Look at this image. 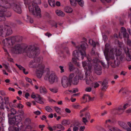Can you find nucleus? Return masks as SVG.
<instances>
[{
    "label": "nucleus",
    "mask_w": 131,
    "mask_h": 131,
    "mask_svg": "<svg viewBox=\"0 0 131 131\" xmlns=\"http://www.w3.org/2000/svg\"><path fill=\"white\" fill-rule=\"evenodd\" d=\"M104 53L105 58L107 61H109L110 59H114V54L118 58L119 57L121 60L124 57L123 55L121 54V51L119 50H117L116 48L114 49L111 48L110 45L107 43L105 45V48Z\"/></svg>",
    "instance_id": "f257e3e1"
},
{
    "label": "nucleus",
    "mask_w": 131,
    "mask_h": 131,
    "mask_svg": "<svg viewBox=\"0 0 131 131\" xmlns=\"http://www.w3.org/2000/svg\"><path fill=\"white\" fill-rule=\"evenodd\" d=\"M87 44L84 42H83L80 46L77 47L78 51L76 50L73 51V55L75 58L78 60H82L84 57L86 56L85 51L86 49V46Z\"/></svg>",
    "instance_id": "f03ea898"
},
{
    "label": "nucleus",
    "mask_w": 131,
    "mask_h": 131,
    "mask_svg": "<svg viewBox=\"0 0 131 131\" xmlns=\"http://www.w3.org/2000/svg\"><path fill=\"white\" fill-rule=\"evenodd\" d=\"M32 0L33 1L32 3V5L29 7V10L35 16L40 18L41 17V10L37 5V0Z\"/></svg>",
    "instance_id": "7ed1b4c3"
},
{
    "label": "nucleus",
    "mask_w": 131,
    "mask_h": 131,
    "mask_svg": "<svg viewBox=\"0 0 131 131\" xmlns=\"http://www.w3.org/2000/svg\"><path fill=\"white\" fill-rule=\"evenodd\" d=\"M43 59L42 57L39 56L31 60L28 64L29 67L36 69L39 68L44 65L42 62Z\"/></svg>",
    "instance_id": "20e7f679"
},
{
    "label": "nucleus",
    "mask_w": 131,
    "mask_h": 131,
    "mask_svg": "<svg viewBox=\"0 0 131 131\" xmlns=\"http://www.w3.org/2000/svg\"><path fill=\"white\" fill-rule=\"evenodd\" d=\"M13 33L11 27L7 25L0 26V36L6 37L11 35Z\"/></svg>",
    "instance_id": "39448f33"
},
{
    "label": "nucleus",
    "mask_w": 131,
    "mask_h": 131,
    "mask_svg": "<svg viewBox=\"0 0 131 131\" xmlns=\"http://www.w3.org/2000/svg\"><path fill=\"white\" fill-rule=\"evenodd\" d=\"M28 49L30 51L29 56L30 58H35L39 54L38 48L34 45H29L28 47Z\"/></svg>",
    "instance_id": "423d86ee"
},
{
    "label": "nucleus",
    "mask_w": 131,
    "mask_h": 131,
    "mask_svg": "<svg viewBox=\"0 0 131 131\" xmlns=\"http://www.w3.org/2000/svg\"><path fill=\"white\" fill-rule=\"evenodd\" d=\"M44 79L45 80H48L51 84L57 82L58 80V78L54 73L46 74L44 77Z\"/></svg>",
    "instance_id": "0eeeda50"
},
{
    "label": "nucleus",
    "mask_w": 131,
    "mask_h": 131,
    "mask_svg": "<svg viewBox=\"0 0 131 131\" xmlns=\"http://www.w3.org/2000/svg\"><path fill=\"white\" fill-rule=\"evenodd\" d=\"M27 47V45L25 44H19L16 45L14 46V49L16 53H20L25 52Z\"/></svg>",
    "instance_id": "6e6552de"
},
{
    "label": "nucleus",
    "mask_w": 131,
    "mask_h": 131,
    "mask_svg": "<svg viewBox=\"0 0 131 131\" xmlns=\"http://www.w3.org/2000/svg\"><path fill=\"white\" fill-rule=\"evenodd\" d=\"M13 39L12 36L6 38L2 41V44L5 46L11 47L15 43Z\"/></svg>",
    "instance_id": "1a4fd4ad"
},
{
    "label": "nucleus",
    "mask_w": 131,
    "mask_h": 131,
    "mask_svg": "<svg viewBox=\"0 0 131 131\" xmlns=\"http://www.w3.org/2000/svg\"><path fill=\"white\" fill-rule=\"evenodd\" d=\"M6 3V1L4 0H0V12H4L11 7L10 3Z\"/></svg>",
    "instance_id": "9d476101"
},
{
    "label": "nucleus",
    "mask_w": 131,
    "mask_h": 131,
    "mask_svg": "<svg viewBox=\"0 0 131 131\" xmlns=\"http://www.w3.org/2000/svg\"><path fill=\"white\" fill-rule=\"evenodd\" d=\"M45 68V65L41 66L39 68L36 69V72L37 77L39 78H41L44 73V70Z\"/></svg>",
    "instance_id": "9b49d317"
},
{
    "label": "nucleus",
    "mask_w": 131,
    "mask_h": 131,
    "mask_svg": "<svg viewBox=\"0 0 131 131\" xmlns=\"http://www.w3.org/2000/svg\"><path fill=\"white\" fill-rule=\"evenodd\" d=\"M61 82L62 86L64 88L68 87L71 83L70 81L68 78L66 76H64L62 78Z\"/></svg>",
    "instance_id": "f8f14e48"
},
{
    "label": "nucleus",
    "mask_w": 131,
    "mask_h": 131,
    "mask_svg": "<svg viewBox=\"0 0 131 131\" xmlns=\"http://www.w3.org/2000/svg\"><path fill=\"white\" fill-rule=\"evenodd\" d=\"M121 33L123 34V37L126 38L127 40V44L130 45L131 44L130 40L128 39L129 36L128 34L126 32V29L123 27H122L121 30Z\"/></svg>",
    "instance_id": "ddd939ff"
},
{
    "label": "nucleus",
    "mask_w": 131,
    "mask_h": 131,
    "mask_svg": "<svg viewBox=\"0 0 131 131\" xmlns=\"http://www.w3.org/2000/svg\"><path fill=\"white\" fill-rule=\"evenodd\" d=\"M95 73L98 75L101 74L102 72V68L98 64L93 65Z\"/></svg>",
    "instance_id": "4468645a"
},
{
    "label": "nucleus",
    "mask_w": 131,
    "mask_h": 131,
    "mask_svg": "<svg viewBox=\"0 0 131 131\" xmlns=\"http://www.w3.org/2000/svg\"><path fill=\"white\" fill-rule=\"evenodd\" d=\"M14 10L16 12L19 14H20L21 12V10L20 6L15 4L13 3L12 5Z\"/></svg>",
    "instance_id": "2eb2a0df"
},
{
    "label": "nucleus",
    "mask_w": 131,
    "mask_h": 131,
    "mask_svg": "<svg viewBox=\"0 0 131 131\" xmlns=\"http://www.w3.org/2000/svg\"><path fill=\"white\" fill-rule=\"evenodd\" d=\"M86 75V82L87 84H89L91 81H92L94 80V78L92 76H89L87 73V70H86V72L85 73Z\"/></svg>",
    "instance_id": "dca6fc26"
},
{
    "label": "nucleus",
    "mask_w": 131,
    "mask_h": 131,
    "mask_svg": "<svg viewBox=\"0 0 131 131\" xmlns=\"http://www.w3.org/2000/svg\"><path fill=\"white\" fill-rule=\"evenodd\" d=\"M125 52L127 55L126 60L128 61H130L131 60V50L127 49V50H125Z\"/></svg>",
    "instance_id": "f3484780"
},
{
    "label": "nucleus",
    "mask_w": 131,
    "mask_h": 131,
    "mask_svg": "<svg viewBox=\"0 0 131 131\" xmlns=\"http://www.w3.org/2000/svg\"><path fill=\"white\" fill-rule=\"evenodd\" d=\"M115 112L116 114L118 115L122 114L124 112L123 108L121 106H119L115 109Z\"/></svg>",
    "instance_id": "a211bd4d"
},
{
    "label": "nucleus",
    "mask_w": 131,
    "mask_h": 131,
    "mask_svg": "<svg viewBox=\"0 0 131 131\" xmlns=\"http://www.w3.org/2000/svg\"><path fill=\"white\" fill-rule=\"evenodd\" d=\"M12 37L15 43L16 42L21 41L23 39V37L20 36H12Z\"/></svg>",
    "instance_id": "6ab92c4d"
},
{
    "label": "nucleus",
    "mask_w": 131,
    "mask_h": 131,
    "mask_svg": "<svg viewBox=\"0 0 131 131\" xmlns=\"http://www.w3.org/2000/svg\"><path fill=\"white\" fill-rule=\"evenodd\" d=\"M9 117V123L12 125H14L15 124L16 121L15 119H13L14 117L11 118V116H10V115L9 114L8 115Z\"/></svg>",
    "instance_id": "aec40b11"
},
{
    "label": "nucleus",
    "mask_w": 131,
    "mask_h": 131,
    "mask_svg": "<svg viewBox=\"0 0 131 131\" xmlns=\"http://www.w3.org/2000/svg\"><path fill=\"white\" fill-rule=\"evenodd\" d=\"M64 11L67 13H72L73 11L72 9L70 7L66 6L64 8Z\"/></svg>",
    "instance_id": "412c9836"
},
{
    "label": "nucleus",
    "mask_w": 131,
    "mask_h": 131,
    "mask_svg": "<svg viewBox=\"0 0 131 131\" xmlns=\"http://www.w3.org/2000/svg\"><path fill=\"white\" fill-rule=\"evenodd\" d=\"M37 96L36 97V100L37 102L38 103L43 104V102L42 101V98L39 95H37Z\"/></svg>",
    "instance_id": "4be33fe9"
},
{
    "label": "nucleus",
    "mask_w": 131,
    "mask_h": 131,
    "mask_svg": "<svg viewBox=\"0 0 131 131\" xmlns=\"http://www.w3.org/2000/svg\"><path fill=\"white\" fill-rule=\"evenodd\" d=\"M79 79L77 76H76L74 78L72 81L73 84L74 85L77 84L79 82Z\"/></svg>",
    "instance_id": "5701e85b"
},
{
    "label": "nucleus",
    "mask_w": 131,
    "mask_h": 131,
    "mask_svg": "<svg viewBox=\"0 0 131 131\" xmlns=\"http://www.w3.org/2000/svg\"><path fill=\"white\" fill-rule=\"evenodd\" d=\"M15 65L17 66L20 70H23V72L24 74H27L28 73V72L27 71L26 72L25 69L20 65H18L17 63L15 64Z\"/></svg>",
    "instance_id": "b1692460"
},
{
    "label": "nucleus",
    "mask_w": 131,
    "mask_h": 131,
    "mask_svg": "<svg viewBox=\"0 0 131 131\" xmlns=\"http://www.w3.org/2000/svg\"><path fill=\"white\" fill-rule=\"evenodd\" d=\"M56 12L57 14L59 16L63 17L65 15L64 13L63 12L60 10H56Z\"/></svg>",
    "instance_id": "393cba45"
},
{
    "label": "nucleus",
    "mask_w": 131,
    "mask_h": 131,
    "mask_svg": "<svg viewBox=\"0 0 131 131\" xmlns=\"http://www.w3.org/2000/svg\"><path fill=\"white\" fill-rule=\"evenodd\" d=\"M13 119H15L16 122H21L22 120V118L20 116L17 115Z\"/></svg>",
    "instance_id": "a878e982"
},
{
    "label": "nucleus",
    "mask_w": 131,
    "mask_h": 131,
    "mask_svg": "<svg viewBox=\"0 0 131 131\" xmlns=\"http://www.w3.org/2000/svg\"><path fill=\"white\" fill-rule=\"evenodd\" d=\"M85 75V77L82 72H80L79 74V79L81 80H84L85 79L86 80V75Z\"/></svg>",
    "instance_id": "bb28decb"
},
{
    "label": "nucleus",
    "mask_w": 131,
    "mask_h": 131,
    "mask_svg": "<svg viewBox=\"0 0 131 131\" xmlns=\"http://www.w3.org/2000/svg\"><path fill=\"white\" fill-rule=\"evenodd\" d=\"M102 82L101 81H99L98 82H95L92 83L93 86L95 88H96L98 87L100 85L99 83H101Z\"/></svg>",
    "instance_id": "cd10ccee"
},
{
    "label": "nucleus",
    "mask_w": 131,
    "mask_h": 131,
    "mask_svg": "<svg viewBox=\"0 0 131 131\" xmlns=\"http://www.w3.org/2000/svg\"><path fill=\"white\" fill-rule=\"evenodd\" d=\"M118 124L121 126L124 129L126 128V127L127 126L125 123L123 122H118Z\"/></svg>",
    "instance_id": "c85d7f7f"
},
{
    "label": "nucleus",
    "mask_w": 131,
    "mask_h": 131,
    "mask_svg": "<svg viewBox=\"0 0 131 131\" xmlns=\"http://www.w3.org/2000/svg\"><path fill=\"white\" fill-rule=\"evenodd\" d=\"M70 122L69 121L64 119L61 122V124L64 126H66L67 125L69 124Z\"/></svg>",
    "instance_id": "c756f323"
},
{
    "label": "nucleus",
    "mask_w": 131,
    "mask_h": 131,
    "mask_svg": "<svg viewBox=\"0 0 131 131\" xmlns=\"http://www.w3.org/2000/svg\"><path fill=\"white\" fill-rule=\"evenodd\" d=\"M108 127L109 129L111 131H119V130H120L116 127H110V126H108Z\"/></svg>",
    "instance_id": "7c9ffc66"
},
{
    "label": "nucleus",
    "mask_w": 131,
    "mask_h": 131,
    "mask_svg": "<svg viewBox=\"0 0 131 131\" xmlns=\"http://www.w3.org/2000/svg\"><path fill=\"white\" fill-rule=\"evenodd\" d=\"M40 91L41 93L46 94L47 92L46 88L41 87L40 89Z\"/></svg>",
    "instance_id": "2f4dec72"
},
{
    "label": "nucleus",
    "mask_w": 131,
    "mask_h": 131,
    "mask_svg": "<svg viewBox=\"0 0 131 131\" xmlns=\"http://www.w3.org/2000/svg\"><path fill=\"white\" fill-rule=\"evenodd\" d=\"M73 108L76 109H80L82 107L81 106L78 104H75L72 105Z\"/></svg>",
    "instance_id": "473e14b6"
},
{
    "label": "nucleus",
    "mask_w": 131,
    "mask_h": 131,
    "mask_svg": "<svg viewBox=\"0 0 131 131\" xmlns=\"http://www.w3.org/2000/svg\"><path fill=\"white\" fill-rule=\"evenodd\" d=\"M61 124H58L56 125L57 128L59 129L64 130L65 129L64 127Z\"/></svg>",
    "instance_id": "72a5a7b5"
},
{
    "label": "nucleus",
    "mask_w": 131,
    "mask_h": 131,
    "mask_svg": "<svg viewBox=\"0 0 131 131\" xmlns=\"http://www.w3.org/2000/svg\"><path fill=\"white\" fill-rule=\"evenodd\" d=\"M82 98L84 101L86 102L87 101L88 99L89 100V99H90V96L88 95L84 94Z\"/></svg>",
    "instance_id": "f704fd0d"
},
{
    "label": "nucleus",
    "mask_w": 131,
    "mask_h": 131,
    "mask_svg": "<svg viewBox=\"0 0 131 131\" xmlns=\"http://www.w3.org/2000/svg\"><path fill=\"white\" fill-rule=\"evenodd\" d=\"M5 20V15H4V14L0 13V21H4Z\"/></svg>",
    "instance_id": "c9c22d12"
},
{
    "label": "nucleus",
    "mask_w": 131,
    "mask_h": 131,
    "mask_svg": "<svg viewBox=\"0 0 131 131\" xmlns=\"http://www.w3.org/2000/svg\"><path fill=\"white\" fill-rule=\"evenodd\" d=\"M114 64L117 65V66H118L120 64V62L118 58V57H117L116 56V60H115L114 62Z\"/></svg>",
    "instance_id": "e433bc0d"
},
{
    "label": "nucleus",
    "mask_w": 131,
    "mask_h": 131,
    "mask_svg": "<svg viewBox=\"0 0 131 131\" xmlns=\"http://www.w3.org/2000/svg\"><path fill=\"white\" fill-rule=\"evenodd\" d=\"M68 65L69 67V69L70 71H72L74 70V68L73 65L71 63H69L68 64Z\"/></svg>",
    "instance_id": "4c0bfd02"
},
{
    "label": "nucleus",
    "mask_w": 131,
    "mask_h": 131,
    "mask_svg": "<svg viewBox=\"0 0 131 131\" xmlns=\"http://www.w3.org/2000/svg\"><path fill=\"white\" fill-rule=\"evenodd\" d=\"M49 5L51 6H54L55 5L54 0H49L48 1Z\"/></svg>",
    "instance_id": "58836bf2"
},
{
    "label": "nucleus",
    "mask_w": 131,
    "mask_h": 131,
    "mask_svg": "<svg viewBox=\"0 0 131 131\" xmlns=\"http://www.w3.org/2000/svg\"><path fill=\"white\" fill-rule=\"evenodd\" d=\"M87 67L88 70L90 72H91L93 68L92 65V64L90 62L87 65Z\"/></svg>",
    "instance_id": "ea45409f"
},
{
    "label": "nucleus",
    "mask_w": 131,
    "mask_h": 131,
    "mask_svg": "<svg viewBox=\"0 0 131 131\" xmlns=\"http://www.w3.org/2000/svg\"><path fill=\"white\" fill-rule=\"evenodd\" d=\"M11 113L10 114H8V115L9 114L10 115V116L11 115H14L15 114L17 113L16 111V110L14 108H12L10 110Z\"/></svg>",
    "instance_id": "a19ab883"
},
{
    "label": "nucleus",
    "mask_w": 131,
    "mask_h": 131,
    "mask_svg": "<svg viewBox=\"0 0 131 131\" xmlns=\"http://www.w3.org/2000/svg\"><path fill=\"white\" fill-rule=\"evenodd\" d=\"M77 1L79 5L81 7L83 6L84 5V2L82 0H77Z\"/></svg>",
    "instance_id": "79ce46f5"
},
{
    "label": "nucleus",
    "mask_w": 131,
    "mask_h": 131,
    "mask_svg": "<svg viewBox=\"0 0 131 131\" xmlns=\"http://www.w3.org/2000/svg\"><path fill=\"white\" fill-rule=\"evenodd\" d=\"M89 43L91 45H92L93 47H95V42L92 39H89Z\"/></svg>",
    "instance_id": "37998d69"
},
{
    "label": "nucleus",
    "mask_w": 131,
    "mask_h": 131,
    "mask_svg": "<svg viewBox=\"0 0 131 131\" xmlns=\"http://www.w3.org/2000/svg\"><path fill=\"white\" fill-rule=\"evenodd\" d=\"M45 109L47 111L49 112H52L53 111L52 109L48 106L45 107Z\"/></svg>",
    "instance_id": "c03bdc74"
},
{
    "label": "nucleus",
    "mask_w": 131,
    "mask_h": 131,
    "mask_svg": "<svg viewBox=\"0 0 131 131\" xmlns=\"http://www.w3.org/2000/svg\"><path fill=\"white\" fill-rule=\"evenodd\" d=\"M74 75L73 73H71L69 75V80L71 82H72V79L74 78Z\"/></svg>",
    "instance_id": "a18cd8bd"
},
{
    "label": "nucleus",
    "mask_w": 131,
    "mask_h": 131,
    "mask_svg": "<svg viewBox=\"0 0 131 131\" xmlns=\"http://www.w3.org/2000/svg\"><path fill=\"white\" fill-rule=\"evenodd\" d=\"M27 22H29L30 23H32L33 22V20L30 17L27 16Z\"/></svg>",
    "instance_id": "49530a36"
},
{
    "label": "nucleus",
    "mask_w": 131,
    "mask_h": 131,
    "mask_svg": "<svg viewBox=\"0 0 131 131\" xmlns=\"http://www.w3.org/2000/svg\"><path fill=\"white\" fill-rule=\"evenodd\" d=\"M49 90L51 91L54 93H56L58 92V90L56 88H52L49 89Z\"/></svg>",
    "instance_id": "de8ad7c7"
},
{
    "label": "nucleus",
    "mask_w": 131,
    "mask_h": 131,
    "mask_svg": "<svg viewBox=\"0 0 131 131\" xmlns=\"http://www.w3.org/2000/svg\"><path fill=\"white\" fill-rule=\"evenodd\" d=\"M71 4L73 6L77 4V0H70Z\"/></svg>",
    "instance_id": "09e8293b"
},
{
    "label": "nucleus",
    "mask_w": 131,
    "mask_h": 131,
    "mask_svg": "<svg viewBox=\"0 0 131 131\" xmlns=\"http://www.w3.org/2000/svg\"><path fill=\"white\" fill-rule=\"evenodd\" d=\"M64 51L66 52L67 54V55L69 56L70 55V53L68 49V48L67 47H66L64 49Z\"/></svg>",
    "instance_id": "8fccbe9b"
},
{
    "label": "nucleus",
    "mask_w": 131,
    "mask_h": 131,
    "mask_svg": "<svg viewBox=\"0 0 131 131\" xmlns=\"http://www.w3.org/2000/svg\"><path fill=\"white\" fill-rule=\"evenodd\" d=\"M90 62L88 61H84L82 62V66L83 67L87 66V65Z\"/></svg>",
    "instance_id": "3c124183"
},
{
    "label": "nucleus",
    "mask_w": 131,
    "mask_h": 131,
    "mask_svg": "<svg viewBox=\"0 0 131 131\" xmlns=\"http://www.w3.org/2000/svg\"><path fill=\"white\" fill-rule=\"evenodd\" d=\"M4 15H5V17H10L11 16V14L10 12H7L5 13L4 14Z\"/></svg>",
    "instance_id": "603ef678"
},
{
    "label": "nucleus",
    "mask_w": 131,
    "mask_h": 131,
    "mask_svg": "<svg viewBox=\"0 0 131 131\" xmlns=\"http://www.w3.org/2000/svg\"><path fill=\"white\" fill-rule=\"evenodd\" d=\"M102 87L101 89L103 91H105L108 88L107 85H102Z\"/></svg>",
    "instance_id": "864d4df0"
},
{
    "label": "nucleus",
    "mask_w": 131,
    "mask_h": 131,
    "mask_svg": "<svg viewBox=\"0 0 131 131\" xmlns=\"http://www.w3.org/2000/svg\"><path fill=\"white\" fill-rule=\"evenodd\" d=\"M56 112L58 113H60V108L57 107H54Z\"/></svg>",
    "instance_id": "5fc2aeb1"
},
{
    "label": "nucleus",
    "mask_w": 131,
    "mask_h": 131,
    "mask_svg": "<svg viewBox=\"0 0 131 131\" xmlns=\"http://www.w3.org/2000/svg\"><path fill=\"white\" fill-rule=\"evenodd\" d=\"M102 85H107V84H108V82L106 80H104L103 82H102Z\"/></svg>",
    "instance_id": "6e6d98bb"
},
{
    "label": "nucleus",
    "mask_w": 131,
    "mask_h": 131,
    "mask_svg": "<svg viewBox=\"0 0 131 131\" xmlns=\"http://www.w3.org/2000/svg\"><path fill=\"white\" fill-rule=\"evenodd\" d=\"M87 119V118L85 117H83L82 118V122L85 124H86V123L88 122Z\"/></svg>",
    "instance_id": "4d7b16f0"
},
{
    "label": "nucleus",
    "mask_w": 131,
    "mask_h": 131,
    "mask_svg": "<svg viewBox=\"0 0 131 131\" xmlns=\"http://www.w3.org/2000/svg\"><path fill=\"white\" fill-rule=\"evenodd\" d=\"M97 129L99 131H106L104 129L101 127L98 126L97 127Z\"/></svg>",
    "instance_id": "13d9d810"
},
{
    "label": "nucleus",
    "mask_w": 131,
    "mask_h": 131,
    "mask_svg": "<svg viewBox=\"0 0 131 131\" xmlns=\"http://www.w3.org/2000/svg\"><path fill=\"white\" fill-rule=\"evenodd\" d=\"M26 80L27 82L30 83L32 85V80L26 77Z\"/></svg>",
    "instance_id": "bf43d9fd"
},
{
    "label": "nucleus",
    "mask_w": 131,
    "mask_h": 131,
    "mask_svg": "<svg viewBox=\"0 0 131 131\" xmlns=\"http://www.w3.org/2000/svg\"><path fill=\"white\" fill-rule=\"evenodd\" d=\"M92 88L90 87H87L86 88L85 91L86 92H90L91 91Z\"/></svg>",
    "instance_id": "052dcab7"
},
{
    "label": "nucleus",
    "mask_w": 131,
    "mask_h": 131,
    "mask_svg": "<svg viewBox=\"0 0 131 131\" xmlns=\"http://www.w3.org/2000/svg\"><path fill=\"white\" fill-rule=\"evenodd\" d=\"M85 118L87 119H89L90 117V113H86L85 114Z\"/></svg>",
    "instance_id": "680f3d73"
},
{
    "label": "nucleus",
    "mask_w": 131,
    "mask_h": 131,
    "mask_svg": "<svg viewBox=\"0 0 131 131\" xmlns=\"http://www.w3.org/2000/svg\"><path fill=\"white\" fill-rule=\"evenodd\" d=\"M129 106V105L127 103H126L124 104V105L123 106V108L124 110H125L126 108L128 107Z\"/></svg>",
    "instance_id": "e2e57ef3"
},
{
    "label": "nucleus",
    "mask_w": 131,
    "mask_h": 131,
    "mask_svg": "<svg viewBox=\"0 0 131 131\" xmlns=\"http://www.w3.org/2000/svg\"><path fill=\"white\" fill-rule=\"evenodd\" d=\"M24 107V106L22 104L20 103H19L18 104L17 106V107L19 108H22Z\"/></svg>",
    "instance_id": "0e129e2a"
},
{
    "label": "nucleus",
    "mask_w": 131,
    "mask_h": 131,
    "mask_svg": "<svg viewBox=\"0 0 131 131\" xmlns=\"http://www.w3.org/2000/svg\"><path fill=\"white\" fill-rule=\"evenodd\" d=\"M59 68H60V70H61V72L62 73L64 72V69H63V67L60 66H59Z\"/></svg>",
    "instance_id": "69168bd1"
},
{
    "label": "nucleus",
    "mask_w": 131,
    "mask_h": 131,
    "mask_svg": "<svg viewBox=\"0 0 131 131\" xmlns=\"http://www.w3.org/2000/svg\"><path fill=\"white\" fill-rule=\"evenodd\" d=\"M79 129V128L76 126L74 127L73 128V131H78Z\"/></svg>",
    "instance_id": "338daca9"
},
{
    "label": "nucleus",
    "mask_w": 131,
    "mask_h": 131,
    "mask_svg": "<svg viewBox=\"0 0 131 131\" xmlns=\"http://www.w3.org/2000/svg\"><path fill=\"white\" fill-rule=\"evenodd\" d=\"M85 128L84 126H81L79 129L80 131H83Z\"/></svg>",
    "instance_id": "774afa93"
}]
</instances>
